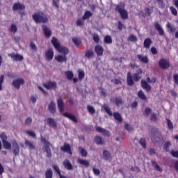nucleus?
<instances>
[{"label": "nucleus", "instance_id": "obj_35", "mask_svg": "<svg viewBox=\"0 0 178 178\" xmlns=\"http://www.w3.org/2000/svg\"><path fill=\"white\" fill-rule=\"evenodd\" d=\"M104 42L106 44H112V38L110 35H106L104 38Z\"/></svg>", "mask_w": 178, "mask_h": 178}, {"label": "nucleus", "instance_id": "obj_64", "mask_svg": "<svg viewBox=\"0 0 178 178\" xmlns=\"http://www.w3.org/2000/svg\"><path fill=\"white\" fill-rule=\"evenodd\" d=\"M174 80L176 84H178V74H175L174 75Z\"/></svg>", "mask_w": 178, "mask_h": 178}, {"label": "nucleus", "instance_id": "obj_15", "mask_svg": "<svg viewBox=\"0 0 178 178\" xmlns=\"http://www.w3.org/2000/svg\"><path fill=\"white\" fill-rule=\"evenodd\" d=\"M95 52L97 55L101 56H102V54H104V48L102 46L97 45L95 48Z\"/></svg>", "mask_w": 178, "mask_h": 178}, {"label": "nucleus", "instance_id": "obj_17", "mask_svg": "<svg viewBox=\"0 0 178 178\" xmlns=\"http://www.w3.org/2000/svg\"><path fill=\"white\" fill-rule=\"evenodd\" d=\"M24 5L17 3L14 4L13 9V10H24Z\"/></svg>", "mask_w": 178, "mask_h": 178}, {"label": "nucleus", "instance_id": "obj_29", "mask_svg": "<svg viewBox=\"0 0 178 178\" xmlns=\"http://www.w3.org/2000/svg\"><path fill=\"white\" fill-rule=\"evenodd\" d=\"M152 165L153 168L156 169V170H157L158 172H162V168L159 166V165H158V163H156V162L152 161Z\"/></svg>", "mask_w": 178, "mask_h": 178}, {"label": "nucleus", "instance_id": "obj_12", "mask_svg": "<svg viewBox=\"0 0 178 178\" xmlns=\"http://www.w3.org/2000/svg\"><path fill=\"white\" fill-rule=\"evenodd\" d=\"M42 29H43V31H44V34L45 37H47V38L51 37V35L52 34L51 29H49V28H47V26L45 25L42 26Z\"/></svg>", "mask_w": 178, "mask_h": 178}, {"label": "nucleus", "instance_id": "obj_50", "mask_svg": "<svg viewBox=\"0 0 178 178\" xmlns=\"http://www.w3.org/2000/svg\"><path fill=\"white\" fill-rule=\"evenodd\" d=\"M170 9L171 10V13L174 15V16H177V10H176V8L173 7H170Z\"/></svg>", "mask_w": 178, "mask_h": 178}, {"label": "nucleus", "instance_id": "obj_51", "mask_svg": "<svg viewBox=\"0 0 178 178\" xmlns=\"http://www.w3.org/2000/svg\"><path fill=\"white\" fill-rule=\"evenodd\" d=\"M139 143H140V145H142L143 148H145L146 147L145 139V138H141L140 140Z\"/></svg>", "mask_w": 178, "mask_h": 178}, {"label": "nucleus", "instance_id": "obj_31", "mask_svg": "<svg viewBox=\"0 0 178 178\" xmlns=\"http://www.w3.org/2000/svg\"><path fill=\"white\" fill-rule=\"evenodd\" d=\"M97 131H99V133H103V134H106V135H108L109 134V131L99 127H97L96 128Z\"/></svg>", "mask_w": 178, "mask_h": 178}, {"label": "nucleus", "instance_id": "obj_45", "mask_svg": "<svg viewBox=\"0 0 178 178\" xmlns=\"http://www.w3.org/2000/svg\"><path fill=\"white\" fill-rule=\"evenodd\" d=\"M129 41H131V42H136L137 41V36L134 35H131L129 38Z\"/></svg>", "mask_w": 178, "mask_h": 178}, {"label": "nucleus", "instance_id": "obj_28", "mask_svg": "<svg viewBox=\"0 0 178 178\" xmlns=\"http://www.w3.org/2000/svg\"><path fill=\"white\" fill-rule=\"evenodd\" d=\"M65 77H66V79H67V80H72V79H73V76H74L73 72L67 71V72H65Z\"/></svg>", "mask_w": 178, "mask_h": 178}, {"label": "nucleus", "instance_id": "obj_60", "mask_svg": "<svg viewBox=\"0 0 178 178\" xmlns=\"http://www.w3.org/2000/svg\"><path fill=\"white\" fill-rule=\"evenodd\" d=\"M53 5L55 8H59V0H53Z\"/></svg>", "mask_w": 178, "mask_h": 178}, {"label": "nucleus", "instance_id": "obj_11", "mask_svg": "<svg viewBox=\"0 0 178 178\" xmlns=\"http://www.w3.org/2000/svg\"><path fill=\"white\" fill-rule=\"evenodd\" d=\"M143 74V70L141 69H138L137 73L134 74L133 77L135 81H138L140 79H141V76Z\"/></svg>", "mask_w": 178, "mask_h": 178}, {"label": "nucleus", "instance_id": "obj_19", "mask_svg": "<svg viewBox=\"0 0 178 178\" xmlns=\"http://www.w3.org/2000/svg\"><path fill=\"white\" fill-rule=\"evenodd\" d=\"M63 165L65 166V169H67V170H72V169H73V165H72V163L69 160H65L63 162Z\"/></svg>", "mask_w": 178, "mask_h": 178}, {"label": "nucleus", "instance_id": "obj_5", "mask_svg": "<svg viewBox=\"0 0 178 178\" xmlns=\"http://www.w3.org/2000/svg\"><path fill=\"white\" fill-rule=\"evenodd\" d=\"M42 141L44 145V150L47 152V156L50 158V156H51V148H52V145H51L48 141L45 140V139H42Z\"/></svg>", "mask_w": 178, "mask_h": 178}, {"label": "nucleus", "instance_id": "obj_2", "mask_svg": "<svg viewBox=\"0 0 178 178\" xmlns=\"http://www.w3.org/2000/svg\"><path fill=\"white\" fill-rule=\"evenodd\" d=\"M33 19L35 23H47L48 22V17L42 12L35 13L33 15Z\"/></svg>", "mask_w": 178, "mask_h": 178}, {"label": "nucleus", "instance_id": "obj_53", "mask_svg": "<svg viewBox=\"0 0 178 178\" xmlns=\"http://www.w3.org/2000/svg\"><path fill=\"white\" fill-rule=\"evenodd\" d=\"M124 129H125V130H127L128 131H131V130H133V127H131V126L129 125V124H124Z\"/></svg>", "mask_w": 178, "mask_h": 178}, {"label": "nucleus", "instance_id": "obj_46", "mask_svg": "<svg viewBox=\"0 0 178 178\" xmlns=\"http://www.w3.org/2000/svg\"><path fill=\"white\" fill-rule=\"evenodd\" d=\"M104 109L105 110L106 113H108V115H109V116H112V111H111V108H109V107H108V106L104 105Z\"/></svg>", "mask_w": 178, "mask_h": 178}, {"label": "nucleus", "instance_id": "obj_8", "mask_svg": "<svg viewBox=\"0 0 178 178\" xmlns=\"http://www.w3.org/2000/svg\"><path fill=\"white\" fill-rule=\"evenodd\" d=\"M23 84H24V79L22 78L15 79L13 81V86L15 87V88H17V90H19V88H20V86H23Z\"/></svg>", "mask_w": 178, "mask_h": 178}, {"label": "nucleus", "instance_id": "obj_1", "mask_svg": "<svg viewBox=\"0 0 178 178\" xmlns=\"http://www.w3.org/2000/svg\"><path fill=\"white\" fill-rule=\"evenodd\" d=\"M51 44H53L54 48H56L58 52H60V54H63L64 55L56 56L55 57L56 60L61 63L63 62H66V60H67V57H66L65 55H67V54H69V49H67V48L66 47H61L59 41L58 40V39H56V38H52Z\"/></svg>", "mask_w": 178, "mask_h": 178}, {"label": "nucleus", "instance_id": "obj_42", "mask_svg": "<svg viewBox=\"0 0 178 178\" xmlns=\"http://www.w3.org/2000/svg\"><path fill=\"white\" fill-rule=\"evenodd\" d=\"M166 27L167 29H170L171 33H175V31L176 30V28L173 27L172 26V24L168 22V24H166Z\"/></svg>", "mask_w": 178, "mask_h": 178}, {"label": "nucleus", "instance_id": "obj_24", "mask_svg": "<svg viewBox=\"0 0 178 178\" xmlns=\"http://www.w3.org/2000/svg\"><path fill=\"white\" fill-rule=\"evenodd\" d=\"M47 123L51 127H56V122H55L54 119L48 118Z\"/></svg>", "mask_w": 178, "mask_h": 178}, {"label": "nucleus", "instance_id": "obj_27", "mask_svg": "<svg viewBox=\"0 0 178 178\" xmlns=\"http://www.w3.org/2000/svg\"><path fill=\"white\" fill-rule=\"evenodd\" d=\"M138 58L139 60H141L143 63H148V57L145 56H142V55H138Z\"/></svg>", "mask_w": 178, "mask_h": 178}, {"label": "nucleus", "instance_id": "obj_49", "mask_svg": "<svg viewBox=\"0 0 178 178\" xmlns=\"http://www.w3.org/2000/svg\"><path fill=\"white\" fill-rule=\"evenodd\" d=\"M5 79V76L1 75L0 76V91H2V84L3 83V80Z\"/></svg>", "mask_w": 178, "mask_h": 178}, {"label": "nucleus", "instance_id": "obj_38", "mask_svg": "<svg viewBox=\"0 0 178 178\" xmlns=\"http://www.w3.org/2000/svg\"><path fill=\"white\" fill-rule=\"evenodd\" d=\"M79 152H80L81 156H87V151L82 147H79Z\"/></svg>", "mask_w": 178, "mask_h": 178}, {"label": "nucleus", "instance_id": "obj_39", "mask_svg": "<svg viewBox=\"0 0 178 178\" xmlns=\"http://www.w3.org/2000/svg\"><path fill=\"white\" fill-rule=\"evenodd\" d=\"M152 111L151 108H149V107H147L145 108L144 111H143V115L144 116H149V115H150Z\"/></svg>", "mask_w": 178, "mask_h": 178}, {"label": "nucleus", "instance_id": "obj_23", "mask_svg": "<svg viewBox=\"0 0 178 178\" xmlns=\"http://www.w3.org/2000/svg\"><path fill=\"white\" fill-rule=\"evenodd\" d=\"M127 84L128 86H133L134 84V81H133V78H131V74L128 72L127 74Z\"/></svg>", "mask_w": 178, "mask_h": 178}, {"label": "nucleus", "instance_id": "obj_41", "mask_svg": "<svg viewBox=\"0 0 178 178\" xmlns=\"http://www.w3.org/2000/svg\"><path fill=\"white\" fill-rule=\"evenodd\" d=\"M78 73H79V79L83 80L84 79V71L81 70H79Z\"/></svg>", "mask_w": 178, "mask_h": 178}, {"label": "nucleus", "instance_id": "obj_21", "mask_svg": "<svg viewBox=\"0 0 178 178\" xmlns=\"http://www.w3.org/2000/svg\"><path fill=\"white\" fill-rule=\"evenodd\" d=\"M58 108L60 111V112H62L65 110V106L63 105V101L61 100V99H58Z\"/></svg>", "mask_w": 178, "mask_h": 178}, {"label": "nucleus", "instance_id": "obj_34", "mask_svg": "<svg viewBox=\"0 0 178 178\" xmlns=\"http://www.w3.org/2000/svg\"><path fill=\"white\" fill-rule=\"evenodd\" d=\"M151 45V39L147 38L144 41V47L145 48H149Z\"/></svg>", "mask_w": 178, "mask_h": 178}, {"label": "nucleus", "instance_id": "obj_22", "mask_svg": "<svg viewBox=\"0 0 178 178\" xmlns=\"http://www.w3.org/2000/svg\"><path fill=\"white\" fill-rule=\"evenodd\" d=\"M95 142L99 145H102V144H105V140H104L100 136H96L95 138Z\"/></svg>", "mask_w": 178, "mask_h": 178}, {"label": "nucleus", "instance_id": "obj_6", "mask_svg": "<svg viewBox=\"0 0 178 178\" xmlns=\"http://www.w3.org/2000/svg\"><path fill=\"white\" fill-rule=\"evenodd\" d=\"M8 56H10L13 60H15L17 62H22V60L24 59L23 56L19 54L11 53L8 54Z\"/></svg>", "mask_w": 178, "mask_h": 178}, {"label": "nucleus", "instance_id": "obj_7", "mask_svg": "<svg viewBox=\"0 0 178 178\" xmlns=\"http://www.w3.org/2000/svg\"><path fill=\"white\" fill-rule=\"evenodd\" d=\"M44 59L46 60H52L54 59V50L52 49H48L45 51Z\"/></svg>", "mask_w": 178, "mask_h": 178}, {"label": "nucleus", "instance_id": "obj_13", "mask_svg": "<svg viewBox=\"0 0 178 178\" xmlns=\"http://www.w3.org/2000/svg\"><path fill=\"white\" fill-rule=\"evenodd\" d=\"M154 27L159 31L160 35H164L165 31H163V29H162V26H161V24H159V23H154Z\"/></svg>", "mask_w": 178, "mask_h": 178}, {"label": "nucleus", "instance_id": "obj_14", "mask_svg": "<svg viewBox=\"0 0 178 178\" xmlns=\"http://www.w3.org/2000/svg\"><path fill=\"white\" fill-rule=\"evenodd\" d=\"M64 116H65V118H67L68 119L74 122V123H77V118L73 114L69 113H65Z\"/></svg>", "mask_w": 178, "mask_h": 178}, {"label": "nucleus", "instance_id": "obj_56", "mask_svg": "<svg viewBox=\"0 0 178 178\" xmlns=\"http://www.w3.org/2000/svg\"><path fill=\"white\" fill-rule=\"evenodd\" d=\"M122 99L121 98H116L115 99V104L118 105V106L122 105Z\"/></svg>", "mask_w": 178, "mask_h": 178}, {"label": "nucleus", "instance_id": "obj_58", "mask_svg": "<svg viewBox=\"0 0 178 178\" xmlns=\"http://www.w3.org/2000/svg\"><path fill=\"white\" fill-rule=\"evenodd\" d=\"M167 123H168V129H173V123H172V122L170 121V120H167Z\"/></svg>", "mask_w": 178, "mask_h": 178}, {"label": "nucleus", "instance_id": "obj_61", "mask_svg": "<svg viewBox=\"0 0 178 178\" xmlns=\"http://www.w3.org/2000/svg\"><path fill=\"white\" fill-rule=\"evenodd\" d=\"M170 154L174 156V158H178V151H172Z\"/></svg>", "mask_w": 178, "mask_h": 178}, {"label": "nucleus", "instance_id": "obj_4", "mask_svg": "<svg viewBox=\"0 0 178 178\" xmlns=\"http://www.w3.org/2000/svg\"><path fill=\"white\" fill-rule=\"evenodd\" d=\"M115 10L120 13L122 19H127V11L124 9V4L121 3L117 6Z\"/></svg>", "mask_w": 178, "mask_h": 178}, {"label": "nucleus", "instance_id": "obj_25", "mask_svg": "<svg viewBox=\"0 0 178 178\" xmlns=\"http://www.w3.org/2000/svg\"><path fill=\"white\" fill-rule=\"evenodd\" d=\"M78 162H79V163H80L81 165H83V166H86V167L90 166V163L88 162V161L79 159Z\"/></svg>", "mask_w": 178, "mask_h": 178}, {"label": "nucleus", "instance_id": "obj_40", "mask_svg": "<svg viewBox=\"0 0 178 178\" xmlns=\"http://www.w3.org/2000/svg\"><path fill=\"white\" fill-rule=\"evenodd\" d=\"M0 138L1 139L2 143H4L5 141H7L8 140V136L5 133H1L0 134Z\"/></svg>", "mask_w": 178, "mask_h": 178}, {"label": "nucleus", "instance_id": "obj_47", "mask_svg": "<svg viewBox=\"0 0 178 178\" xmlns=\"http://www.w3.org/2000/svg\"><path fill=\"white\" fill-rule=\"evenodd\" d=\"M25 143L26 145H28V147H29V148H30V149H34V145L33 144V143L30 142V140H26Z\"/></svg>", "mask_w": 178, "mask_h": 178}, {"label": "nucleus", "instance_id": "obj_52", "mask_svg": "<svg viewBox=\"0 0 178 178\" xmlns=\"http://www.w3.org/2000/svg\"><path fill=\"white\" fill-rule=\"evenodd\" d=\"M92 55H94V52H92V51H88L86 53V58H91V56H92Z\"/></svg>", "mask_w": 178, "mask_h": 178}, {"label": "nucleus", "instance_id": "obj_48", "mask_svg": "<svg viewBox=\"0 0 178 178\" xmlns=\"http://www.w3.org/2000/svg\"><path fill=\"white\" fill-rule=\"evenodd\" d=\"M45 175L46 178H52V170H47Z\"/></svg>", "mask_w": 178, "mask_h": 178}, {"label": "nucleus", "instance_id": "obj_9", "mask_svg": "<svg viewBox=\"0 0 178 178\" xmlns=\"http://www.w3.org/2000/svg\"><path fill=\"white\" fill-rule=\"evenodd\" d=\"M57 85L55 81H49L44 83V88H47V90H55L56 88Z\"/></svg>", "mask_w": 178, "mask_h": 178}, {"label": "nucleus", "instance_id": "obj_59", "mask_svg": "<svg viewBox=\"0 0 178 178\" xmlns=\"http://www.w3.org/2000/svg\"><path fill=\"white\" fill-rule=\"evenodd\" d=\"M93 40L95 42H99V36H98L97 34H95L93 35Z\"/></svg>", "mask_w": 178, "mask_h": 178}, {"label": "nucleus", "instance_id": "obj_55", "mask_svg": "<svg viewBox=\"0 0 178 178\" xmlns=\"http://www.w3.org/2000/svg\"><path fill=\"white\" fill-rule=\"evenodd\" d=\"M169 94L172 95V97H174V98H176V97H177V92H176V91L175 90H170Z\"/></svg>", "mask_w": 178, "mask_h": 178}, {"label": "nucleus", "instance_id": "obj_37", "mask_svg": "<svg viewBox=\"0 0 178 178\" xmlns=\"http://www.w3.org/2000/svg\"><path fill=\"white\" fill-rule=\"evenodd\" d=\"M72 42H74V44L77 47L79 45H80V44H81V40H80V39L77 38H72Z\"/></svg>", "mask_w": 178, "mask_h": 178}, {"label": "nucleus", "instance_id": "obj_10", "mask_svg": "<svg viewBox=\"0 0 178 178\" xmlns=\"http://www.w3.org/2000/svg\"><path fill=\"white\" fill-rule=\"evenodd\" d=\"M159 65L161 69H168V67H169V61L161 59L159 60Z\"/></svg>", "mask_w": 178, "mask_h": 178}, {"label": "nucleus", "instance_id": "obj_30", "mask_svg": "<svg viewBox=\"0 0 178 178\" xmlns=\"http://www.w3.org/2000/svg\"><path fill=\"white\" fill-rule=\"evenodd\" d=\"M138 97H139L140 99H147V96H145V94H144V92L142 90L138 92Z\"/></svg>", "mask_w": 178, "mask_h": 178}, {"label": "nucleus", "instance_id": "obj_32", "mask_svg": "<svg viewBox=\"0 0 178 178\" xmlns=\"http://www.w3.org/2000/svg\"><path fill=\"white\" fill-rule=\"evenodd\" d=\"M113 117L115 120H118V122H122V115H120L119 113H115L113 114Z\"/></svg>", "mask_w": 178, "mask_h": 178}, {"label": "nucleus", "instance_id": "obj_20", "mask_svg": "<svg viewBox=\"0 0 178 178\" xmlns=\"http://www.w3.org/2000/svg\"><path fill=\"white\" fill-rule=\"evenodd\" d=\"M49 111L51 113H55L56 111V106H55V103L54 102H51L49 104Z\"/></svg>", "mask_w": 178, "mask_h": 178}, {"label": "nucleus", "instance_id": "obj_26", "mask_svg": "<svg viewBox=\"0 0 178 178\" xmlns=\"http://www.w3.org/2000/svg\"><path fill=\"white\" fill-rule=\"evenodd\" d=\"M3 145L5 149H10L12 148V144L8 140L3 142Z\"/></svg>", "mask_w": 178, "mask_h": 178}, {"label": "nucleus", "instance_id": "obj_18", "mask_svg": "<svg viewBox=\"0 0 178 178\" xmlns=\"http://www.w3.org/2000/svg\"><path fill=\"white\" fill-rule=\"evenodd\" d=\"M61 149L65 152H67L70 155H72V150L70 149V145L69 144H64V146L61 147Z\"/></svg>", "mask_w": 178, "mask_h": 178}, {"label": "nucleus", "instance_id": "obj_54", "mask_svg": "<svg viewBox=\"0 0 178 178\" xmlns=\"http://www.w3.org/2000/svg\"><path fill=\"white\" fill-rule=\"evenodd\" d=\"M26 134H29L31 137H35V133L33 131H26Z\"/></svg>", "mask_w": 178, "mask_h": 178}, {"label": "nucleus", "instance_id": "obj_16", "mask_svg": "<svg viewBox=\"0 0 178 178\" xmlns=\"http://www.w3.org/2000/svg\"><path fill=\"white\" fill-rule=\"evenodd\" d=\"M13 147L14 148L15 155H19L20 149L19 148V145L17 144V142H16L15 140L13 141Z\"/></svg>", "mask_w": 178, "mask_h": 178}, {"label": "nucleus", "instance_id": "obj_3", "mask_svg": "<svg viewBox=\"0 0 178 178\" xmlns=\"http://www.w3.org/2000/svg\"><path fill=\"white\" fill-rule=\"evenodd\" d=\"M156 81V79L155 77L149 78L147 77L145 80L141 81V86L143 90L146 91H151V86L149 84H154ZM149 83V84H148Z\"/></svg>", "mask_w": 178, "mask_h": 178}, {"label": "nucleus", "instance_id": "obj_44", "mask_svg": "<svg viewBox=\"0 0 178 178\" xmlns=\"http://www.w3.org/2000/svg\"><path fill=\"white\" fill-rule=\"evenodd\" d=\"M87 109L89 112V113H91V115H93V113H95V108H94L92 106H88Z\"/></svg>", "mask_w": 178, "mask_h": 178}, {"label": "nucleus", "instance_id": "obj_33", "mask_svg": "<svg viewBox=\"0 0 178 178\" xmlns=\"http://www.w3.org/2000/svg\"><path fill=\"white\" fill-rule=\"evenodd\" d=\"M91 16H92V14H91V12L86 11L83 16V20H86V19H88L89 17H91Z\"/></svg>", "mask_w": 178, "mask_h": 178}, {"label": "nucleus", "instance_id": "obj_57", "mask_svg": "<svg viewBox=\"0 0 178 178\" xmlns=\"http://www.w3.org/2000/svg\"><path fill=\"white\" fill-rule=\"evenodd\" d=\"M157 2L160 8H165V3H163V0H157Z\"/></svg>", "mask_w": 178, "mask_h": 178}, {"label": "nucleus", "instance_id": "obj_43", "mask_svg": "<svg viewBox=\"0 0 178 178\" xmlns=\"http://www.w3.org/2000/svg\"><path fill=\"white\" fill-rule=\"evenodd\" d=\"M103 155L105 158V159H109L111 158V153H109V152L106 151V150H104L103 152Z\"/></svg>", "mask_w": 178, "mask_h": 178}, {"label": "nucleus", "instance_id": "obj_62", "mask_svg": "<svg viewBox=\"0 0 178 178\" xmlns=\"http://www.w3.org/2000/svg\"><path fill=\"white\" fill-rule=\"evenodd\" d=\"M31 122H33V120L31 118H28L26 121L25 123L26 124H31Z\"/></svg>", "mask_w": 178, "mask_h": 178}, {"label": "nucleus", "instance_id": "obj_63", "mask_svg": "<svg viewBox=\"0 0 178 178\" xmlns=\"http://www.w3.org/2000/svg\"><path fill=\"white\" fill-rule=\"evenodd\" d=\"M170 145H172L170 142H166V143L164 146L165 149H166V151H168V148H169V147H170Z\"/></svg>", "mask_w": 178, "mask_h": 178}, {"label": "nucleus", "instance_id": "obj_36", "mask_svg": "<svg viewBox=\"0 0 178 178\" xmlns=\"http://www.w3.org/2000/svg\"><path fill=\"white\" fill-rule=\"evenodd\" d=\"M10 33H13V34H15V33L17 31V26H16L15 24H13L10 27Z\"/></svg>", "mask_w": 178, "mask_h": 178}]
</instances>
